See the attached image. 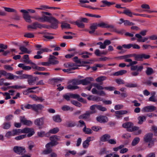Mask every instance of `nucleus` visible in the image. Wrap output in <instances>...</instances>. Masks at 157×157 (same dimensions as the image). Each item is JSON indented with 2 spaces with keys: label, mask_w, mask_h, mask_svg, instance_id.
<instances>
[{
  "label": "nucleus",
  "mask_w": 157,
  "mask_h": 157,
  "mask_svg": "<svg viewBox=\"0 0 157 157\" xmlns=\"http://www.w3.org/2000/svg\"><path fill=\"white\" fill-rule=\"evenodd\" d=\"M75 24L79 28H83L85 27L84 24L79 20H77L76 21Z\"/></svg>",
  "instance_id": "41"
},
{
  "label": "nucleus",
  "mask_w": 157,
  "mask_h": 157,
  "mask_svg": "<svg viewBox=\"0 0 157 157\" xmlns=\"http://www.w3.org/2000/svg\"><path fill=\"white\" fill-rule=\"evenodd\" d=\"M26 136V134L21 135L17 136L15 137V139L17 140H19L24 138Z\"/></svg>",
  "instance_id": "61"
},
{
  "label": "nucleus",
  "mask_w": 157,
  "mask_h": 157,
  "mask_svg": "<svg viewBox=\"0 0 157 157\" xmlns=\"http://www.w3.org/2000/svg\"><path fill=\"white\" fill-rule=\"evenodd\" d=\"M140 141V138L139 137L135 138L132 140L131 144L132 146H135Z\"/></svg>",
  "instance_id": "36"
},
{
  "label": "nucleus",
  "mask_w": 157,
  "mask_h": 157,
  "mask_svg": "<svg viewBox=\"0 0 157 157\" xmlns=\"http://www.w3.org/2000/svg\"><path fill=\"white\" fill-rule=\"evenodd\" d=\"M107 153H108L107 152L106 149L105 148H101L99 153V155H101L106 154Z\"/></svg>",
  "instance_id": "53"
},
{
  "label": "nucleus",
  "mask_w": 157,
  "mask_h": 157,
  "mask_svg": "<svg viewBox=\"0 0 157 157\" xmlns=\"http://www.w3.org/2000/svg\"><path fill=\"white\" fill-rule=\"evenodd\" d=\"M43 28H44V26L37 21L33 23L31 25H29L27 26V28L29 29H36L37 28L41 29Z\"/></svg>",
  "instance_id": "11"
},
{
  "label": "nucleus",
  "mask_w": 157,
  "mask_h": 157,
  "mask_svg": "<svg viewBox=\"0 0 157 157\" xmlns=\"http://www.w3.org/2000/svg\"><path fill=\"white\" fill-rule=\"evenodd\" d=\"M63 80V79L60 78H53L52 79V80L54 81L55 82H61Z\"/></svg>",
  "instance_id": "63"
},
{
  "label": "nucleus",
  "mask_w": 157,
  "mask_h": 157,
  "mask_svg": "<svg viewBox=\"0 0 157 157\" xmlns=\"http://www.w3.org/2000/svg\"><path fill=\"white\" fill-rule=\"evenodd\" d=\"M20 12L24 13L23 17L25 20L29 23H31L32 21L31 19V17L28 14V12L25 10H21Z\"/></svg>",
  "instance_id": "14"
},
{
  "label": "nucleus",
  "mask_w": 157,
  "mask_h": 157,
  "mask_svg": "<svg viewBox=\"0 0 157 157\" xmlns=\"http://www.w3.org/2000/svg\"><path fill=\"white\" fill-rule=\"evenodd\" d=\"M123 13L130 17H133L132 13L128 9L124 10Z\"/></svg>",
  "instance_id": "39"
},
{
  "label": "nucleus",
  "mask_w": 157,
  "mask_h": 157,
  "mask_svg": "<svg viewBox=\"0 0 157 157\" xmlns=\"http://www.w3.org/2000/svg\"><path fill=\"white\" fill-rule=\"evenodd\" d=\"M135 36L136 37L138 38L137 41L139 42H144L149 39L148 37H144L142 38V36L139 34H136Z\"/></svg>",
  "instance_id": "21"
},
{
  "label": "nucleus",
  "mask_w": 157,
  "mask_h": 157,
  "mask_svg": "<svg viewBox=\"0 0 157 157\" xmlns=\"http://www.w3.org/2000/svg\"><path fill=\"white\" fill-rule=\"evenodd\" d=\"M25 74H22L20 76H16L14 75V80H15L18 78L21 79H24L25 78Z\"/></svg>",
  "instance_id": "47"
},
{
  "label": "nucleus",
  "mask_w": 157,
  "mask_h": 157,
  "mask_svg": "<svg viewBox=\"0 0 157 157\" xmlns=\"http://www.w3.org/2000/svg\"><path fill=\"white\" fill-rule=\"evenodd\" d=\"M146 116L144 115H142L139 117L138 118V124H141L143 122L146 120Z\"/></svg>",
  "instance_id": "30"
},
{
  "label": "nucleus",
  "mask_w": 157,
  "mask_h": 157,
  "mask_svg": "<svg viewBox=\"0 0 157 157\" xmlns=\"http://www.w3.org/2000/svg\"><path fill=\"white\" fill-rule=\"evenodd\" d=\"M122 126L123 128H139L136 126H134L133 123L131 122L124 123Z\"/></svg>",
  "instance_id": "28"
},
{
  "label": "nucleus",
  "mask_w": 157,
  "mask_h": 157,
  "mask_svg": "<svg viewBox=\"0 0 157 157\" xmlns=\"http://www.w3.org/2000/svg\"><path fill=\"white\" fill-rule=\"evenodd\" d=\"M105 90L109 91H112L115 90L116 88L113 86H109L104 87Z\"/></svg>",
  "instance_id": "55"
},
{
  "label": "nucleus",
  "mask_w": 157,
  "mask_h": 157,
  "mask_svg": "<svg viewBox=\"0 0 157 157\" xmlns=\"http://www.w3.org/2000/svg\"><path fill=\"white\" fill-rule=\"evenodd\" d=\"M94 86L98 90H102L104 89V87L97 83L95 84Z\"/></svg>",
  "instance_id": "62"
},
{
  "label": "nucleus",
  "mask_w": 157,
  "mask_h": 157,
  "mask_svg": "<svg viewBox=\"0 0 157 157\" xmlns=\"http://www.w3.org/2000/svg\"><path fill=\"white\" fill-rule=\"evenodd\" d=\"M4 68L5 69L9 71H13V68L9 65H4Z\"/></svg>",
  "instance_id": "64"
},
{
  "label": "nucleus",
  "mask_w": 157,
  "mask_h": 157,
  "mask_svg": "<svg viewBox=\"0 0 157 157\" xmlns=\"http://www.w3.org/2000/svg\"><path fill=\"white\" fill-rule=\"evenodd\" d=\"M71 82L73 85H78L81 84L80 80L73 79L72 80Z\"/></svg>",
  "instance_id": "46"
},
{
  "label": "nucleus",
  "mask_w": 157,
  "mask_h": 157,
  "mask_svg": "<svg viewBox=\"0 0 157 157\" xmlns=\"http://www.w3.org/2000/svg\"><path fill=\"white\" fill-rule=\"evenodd\" d=\"M156 109V107L153 105H149L144 107L142 110L143 112L147 113L153 112Z\"/></svg>",
  "instance_id": "13"
},
{
  "label": "nucleus",
  "mask_w": 157,
  "mask_h": 157,
  "mask_svg": "<svg viewBox=\"0 0 157 157\" xmlns=\"http://www.w3.org/2000/svg\"><path fill=\"white\" fill-rule=\"evenodd\" d=\"M94 140V137L93 136L89 137L84 141L82 143V146L83 148H87L89 145V142Z\"/></svg>",
  "instance_id": "15"
},
{
  "label": "nucleus",
  "mask_w": 157,
  "mask_h": 157,
  "mask_svg": "<svg viewBox=\"0 0 157 157\" xmlns=\"http://www.w3.org/2000/svg\"><path fill=\"white\" fill-rule=\"evenodd\" d=\"M110 138V136L109 134H105L102 136L100 138V140L102 142L108 141Z\"/></svg>",
  "instance_id": "29"
},
{
  "label": "nucleus",
  "mask_w": 157,
  "mask_h": 157,
  "mask_svg": "<svg viewBox=\"0 0 157 157\" xmlns=\"http://www.w3.org/2000/svg\"><path fill=\"white\" fill-rule=\"evenodd\" d=\"M127 72V71L125 70H121L119 71L115 72L113 75L114 76H118L119 75H121L124 74H126Z\"/></svg>",
  "instance_id": "34"
},
{
  "label": "nucleus",
  "mask_w": 157,
  "mask_h": 157,
  "mask_svg": "<svg viewBox=\"0 0 157 157\" xmlns=\"http://www.w3.org/2000/svg\"><path fill=\"white\" fill-rule=\"evenodd\" d=\"M5 10L7 12H14L16 13L17 11L13 9L9 8V7H4V8Z\"/></svg>",
  "instance_id": "48"
},
{
  "label": "nucleus",
  "mask_w": 157,
  "mask_h": 157,
  "mask_svg": "<svg viewBox=\"0 0 157 157\" xmlns=\"http://www.w3.org/2000/svg\"><path fill=\"white\" fill-rule=\"evenodd\" d=\"M143 66L142 65L138 66V67H137V68L136 70V71L135 72H132L131 73V75L132 76H137L139 74V72H141L143 69Z\"/></svg>",
  "instance_id": "22"
},
{
  "label": "nucleus",
  "mask_w": 157,
  "mask_h": 157,
  "mask_svg": "<svg viewBox=\"0 0 157 157\" xmlns=\"http://www.w3.org/2000/svg\"><path fill=\"white\" fill-rule=\"evenodd\" d=\"M127 130L128 132H133V133L136 135L140 134L142 131L139 128H127Z\"/></svg>",
  "instance_id": "18"
},
{
  "label": "nucleus",
  "mask_w": 157,
  "mask_h": 157,
  "mask_svg": "<svg viewBox=\"0 0 157 157\" xmlns=\"http://www.w3.org/2000/svg\"><path fill=\"white\" fill-rule=\"evenodd\" d=\"M95 113V111H87L85 113L80 115L78 117V118L80 119L84 120L86 121H90L91 114Z\"/></svg>",
  "instance_id": "5"
},
{
  "label": "nucleus",
  "mask_w": 157,
  "mask_h": 157,
  "mask_svg": "<svg viewBox=\"0 0 157 157\" xmlns=\"http://www.w3.org/2000/svg\"><path fill=\"white\" fill-rule=\"evenodd\" d=\"M73 61L77 64H89L90 63L89 61H81L80 59H78L77 56H75L73 58Z\"/></svg>",
  "instance_id": "25"
},
{
  "label": "nucleus",
  "mask_w": 157,
  "mask_h": 157,
  "mask_svg": "<svg viewBox=\"0 0 157 157\" xmlns=\"http://www.w3.org/2000/svg\"><path fill=\"white\" fill-rule=\"evenodd\" d=\"M78 86H73L71 85H69L67 86V88L68 89L74 90L78 89Z\"/></svg>",
  "instance_id": "52"
},
{
  "label": "nucleus",
  "mask_w": 157,
  "mask_h": 157,
  "mask_svg": "<svg viewBox=\"0 0 157 157\" xmlns=\"http://www.w3.org/2000/svg\"><path fill=\"white\" fill-rule=\"evenodd\" d=\"M34 73L36 75H49V73L48 72H42L38 71H36Z\"/></svg>",
  "instance_id": "58"
},
{
  "label": "nucleus",
  "mask_w": 157,
  "mask_h": 157,
  "mask_svg": "<svg viewBox=\"0 0 157 157\" xmlns=\"http://www.w3.org/2000/svg\"><path fill=\"white\" fill-rule=\"evenodd\" d=\"M132 56H133L135 58V59L136 60L140 61L142 59V54H132Z\"/></svg>",
  "instance_id": "38"
},
{
  "label": "nucleus",
  "mask_w": 157,
  "mask_h": 157,
  "mask_svg": "<svg viewBox=\"0 0 157 157\" xmlns=\"http://www.w3.org/2000/svg\"><path fill=\"white\" fill-rule=\"evenodd\" d=\"M40 51H38L37 52V54L38 55H40L44 52H51L52 50L48 48H41L39 49Z\"/></svg>",
  "instance_id": "32"
},
{
  "label": "nucleus",
  "mask_w": 157,
  "mask_h": 157,
  "mask_svg": "<svg viewBox=\"0 0 157 157\" xmlns=\"http://www.w3.org/2000/svg\"><path fill=\"white\" fill-rule=\"evenodd\" d=\"M106 77L105 76H101L97 78L96 79V81L99 82H101L102 81L105 80Z\"/></svg>",
  "instance_id": "49"
},
{
  "label": "nucleus",
  "mask_w": 157,
  "mask_h": 157,
  "mask_svg": "<svg viewBox=\"0 0 157 157\" xmlns=\"http://www.w3.org/2000/svg\"><path fill=\"white\" fill-rule=\"evenodd\" d=\"M61 24V27L62 29L71 28L70 25L67 23L62 22Z\"/></svg>",
  "instance_id": "40"
},
{
  "label": "nucleus",
  "mask_w": 157,
  "mask_h": 157,
  "mask_svg": "<svg viewBox=\"0 0 157 157\" xmlns=\"http://www.w3.org/2000/svg\"><path fill=\"white\" fill-rule=\"evenodd\" d=\"M98 27H101L102 28H113V26L111 25L101 22L99 24L95 23L92 24L90 26V30L89 31V33L90 34L93 33L95 31V30L97 29Z\"/></svg>",
  "instance_id": "2"
},
{
  "label": "nucleus",
  "mask_w": 157,
  "mask_h": 157,
  "mask_svg": "<svg viewBox=\"0 0 157 157\" xmlns=\"http://www.w3.org/2000/svg\"><path fill=\"white\" fill-rule=\"evenodd\" d=\"M132 54H128L125 55L117 57V58L119 59H127L132 57Z\"/></svg>",
  "instance_id": "44"
},
{
  "label": "nucleus",
  "mask_w": 157,
  "mask_h": 157,
  "mask_svg": "<svg viewBox=\"0 0 157 157\" xmlns=\"http://www.w3.org/2000/svg\"><path fill=\"white\" fill-rule=\"evenodd\" d=\"M39 88L38 86H35V87H31V88H29L27 89V91H28V93H34V91H33L32 90H35V89H36L37 88Z\"/></svg>",
  "instance_id": "57"
},
{
  "label": "nucleus",
  "mask_w": 157,
  "mask_h": 157,
  "mask_svg": "<svg viewBox=\"0 0 157 157\" xmlns=\"http://www.w3.org/2000/svg\"><path fill=\"white\" fill-rule=\"evenodd\" d=\"M71 102L73 105L78 107H80L82 106L81 104L76 101L71 100Z\"/></svg>",
  "instance_id": "43"
},
{
  "label": "nucleus",
  "mask_w": 157,
  "mask_h": 157,
  "mask_svg": "<svg viewBox=\"0 0 157 157\" xmlns=\"http://www.w3.org/2000/svg\"><path fill=\"white\" fill-rule=\"evenodd\" d=\"M24 107L26 109H30L36 112H38L39 111L42 110L44 108V106L40 104H27L25 105Z\"/></svg>",
  "instance_id": "3"
},
{
  "label": "nucleus",
  "mask_w": 157,
  "mask_h": 157,
  "mask_svg": "<svg viewBox=\"0 0 157 157\" xmlns=\"http://www.w3.org/2000/svg\"><path fill=\"white\" fill-rule=\"evenodd\" d=\"M19 119L20 122L22 125L29 126L33 124L31 121L27 120L24 116H20Z\"/></svg>",
  "instance_id": "10"
},
{
  "label": "nucleus",
  "mask_w": 157,
  "mask_h": 157,
  "mask_svg": "<svg viewBox=\"0 0 157 157\" xmlns=\"http://www.w3.org/2000/svg\"><path fill=\"white\" fill-rule=\"evenodd\" d=\"M96 120L98 122L103 123L107 122L109 121L108 117L104 116H100L97 117Z\"/></svg>",
  "instance_id": "19"
},
{
  "label": "nucleus",
  "mask_w": 157,
  "mask_h": 157,
  "mask_svg": "<svg viewBox=\"0 0 157 157\" xmlns=\"http://www.w3.org/2000/svg\"><path fill=\"white\" fill-rule=\"evenodd\" d=\"M13 151L19 155H23L25 153V149L22 147L15 146L13 148Z\"/></svg>",
  "instance_id": "12"
},
{
  "label": "nucleus",
  "mask_w": 157,
  "mask_h": 157,
  "mask_svg": "<svg viewBox=\"0 0 157 157\" xmlns=\"http://www.w3.org/2000/svg\"><path fill=\"white\" fill-rule=\"evenodd\" d=\"M124 86L127 87L132 88L137 87V85L136 83L125 82Z\"/></svg>",
  "instance_id": "35"
},
{
  "label": "nucleus",
  "mask_w": 157,
  "mask_h": 157,
  "mask_svg": "<svg viewBox=\"0 0 157 157\" xmlns=\"http://www.w3.org/2000/svg\"><path fill=\"white\" fill-rule=\"evenodd\" d=\"M146 75H150L154 73V71L153 69L150 67H147L145 71Z\"/></svg>",
  "instance_id": "33"
},
{
  "label": "nucleus",
  "mask_w": 157,
  "mask_h": 157,
  "mask_svg": "<svg viewBox=\"0 0 157 157\" xmlns=\"http://www.w3.org/2000/svg\"><path fill=\"white\" fill-rule=\"evenodd\" d=\"M78 67H72L67 69H63V71L65 72H67L68 73H71V71L77 69H78Z\"/></svg>",
  "instance_id": "42"
},
{
  "label": "nucleus",
  "mask_w": 157,
  "mask_h": 157,
  "mask_svg": "<svg viewBox=\"0 0 157 157\" xmlns=\"http://www.w3.org/2000/svg\"><path fill=\"white\" fill-rule=\"evenodd\" d=\"M79 55H81V57L83 58L86 59L89 58V55H91V54L87 52H82L79 53Z\"/></svg>",
  "instance_id": "27"
},
{
  "label": "nucleus",
  "mask_w": 157,
  "mask_h": 157,
  "mask_svg": "<svg viewBox=\"0 0 157 157\" xmlns=\"http://www.w3.org/2000/svg\"><path fill=\"white\" fill-rule=\"evenodd\" d=\"M83 131L88 134H91L93 132V131L90 128H83Z\"/></svg>",
  "instance_id": "45"
},
{
  "label": "nucleus",
  "mask_w": 157,
  "mask_h": 157,
  "mask_svg": "<svg viewBox=\"0 0 157 157\" xmlns=\"http://www.w3.org/2000/svg\"><path fill=\"white\" fill-rule=\"evenodd\" d=\"M25 79H28V84L30 85H33L35 83L36 81V77H33L31 75L25 74Z\"/></svg>",
  "instance_id": "8"
},
{
  "label": "nucleus",
  "mask_w": 157,
  "mask_h": 157,
  "mask_svg": "<svg viewBox=\"0 0 157 157\" xmlns=\"http://www.w3.org/2000/svg\"><path fill=\"white\" fill-rule=\"evenodd\" d=\"M152 133L149 132L145 135L144 137V142L146 143H149L148 146L149 147H151L154 145V141L152 140Z\"/></svg>",
  "instance_id": "4"
},
{
  "label": "nucleus",
  "mask_w": 157,
  "mask_h": 157,
  "mask_svg": "<svg viewBox=\"0 0 157 157\" xmlns=\"http://www.w3.org/2000/svg\"><path fill=\"white\" fill-rule=\"evenodd\" d=\"M132 44H124L122 46H117V49L121 50V51H123V48L128 49L131 48L132 46Z\"/></svg>",
  "instance_id": "24"
},
{
  "label": "nucleus",
  "mask_w": 157,
  "mask_h": 157,
  "mask_svg": "<svg viewBox=\"0 0 157 157\" xmlns=\"http://www.w3.org/2000/svg\"><path fill=\"white\" fill-rule=\"evenodd\" d=\"M126 66L128 67L131 66L130 69L131 71H135L138 67V65L132 66V65L131 64V63H130L129 64L126 65Z\"/></svg>",
  "instance_id": "59"
},
{
  "label": "nucleus",
  "mask_w": 157,
  "mask_h": 157,
  "mask_svg": "<svg viewBox=\"0 0 157 157\" xmlns=\"http://www.w3.org/2000/svg\"><path fill=\"white\" fill-rule=\"evenodd\" d=\"M31 18L41 22H44L47 21L49 20L48 19L49 18L48 16L45 15H43L42 17H41L38 15H35L33 16Z\"/></svg>",
  "instance_id": "9"
},
{
  "label": "nucleus",
  "mask_w": 157,
  "mask_h": 157,
  "mask_svg": "<svg viewBox=\"0 0 157 157\" xmlns=\"http://www.w3.org/2000/svg\"><path fill=\"white\" fill-rule=\"evenodd\" d=\"M94 79L91 77H87L84 79L80 80L81 84L83 85H86L91 83V82Z\"/></svg>",
  "instance_id": "16"
},
{
  "label": "nucleus",
  "mask_w": 157,
  "mask_h": 157,
  "mask_svg": "<svg viewBox=\"0 0 157 157\" xmlns=\"http://www.w3.org/2000/svg\"><path fill=\"white\" fill-rule=\"evenodd\" d=\"M116 82L118 85L125 84V82L124 80L121 78L117 79H116Z\"/></svg>",
  "instance_id": "51"
},
{
  "label": "nucleus",
  "mask_w": 157,
  "mask_h": 157,
  "mask_svg": "<svg viewBox=\"0 0 157 157\" xmlns=\"http://www.w3.org/2000/svg\"><path fill=\"white\" fill-rule=\"evenodd\" d=\"M24 36L26 37L32 38H33L34 37V35L33 33H25L24 34Z\"/></svg>",
  "instance_id": "54"
},
{
  "label": "nucleus",
  "mask_w": 157,
  "mask_h": 157,
  "mask_svg": "<svg viewBox=\"0 0 157 157\" xmlns=\"http://www.w3.org/2000/svg\"><path fill=\"white\" fill-rule=\"evenodd\" d=\"M46 149L44 151L43 153L44 155L49 154L52 151V147L53 146L47 144L45 146Z\"/></svg>",
  "instance_id": "20"
},
{
  "label": "nucleus",
  "mask_w": 157,
  "mask_h": 157,
  "mask_svg": "<svg viewBox=\"0 0 157 157\" xmlns=\"http://www.w3.org/2000/svg\"><path fill=\"white\" fill-rule=\"evenodd\" d=\"M49 139L51 142L48 144L53 147L59 144L58 141L60 140V137L54 135L50 136Z\"/></svg>",
  "instance_id": "7"
},
{
  "label": "nucleus",
  "mask_w": 157,
  "mask_h": 157,
  "mask_svg": "<svg viewBox=\"0 0 157 157\" xmlns=\"http://www.w3.org/2000/svg\"><path fill=\"white\" fill-rule=\"evenodd\" d=\"M53 120L55 122L59 123L61 122L62 119L61 118L60 115H56L52 117Z\"/></svg>",
  "instance_id": "31"
},
{
  "label": "nucleus",
  "mask_w": 157,
  "mask_h": 157,
  "mask_svg": "<svg viewBox=\"0 0 157 157\" xmlns=\"http://www.w3.org/2000/svg\"><path fill=\"white\" fill-rule=\"evenodd\" d=\"M48 19L47 22L51 23L50 27L54 29H56L58 28V24L59 23L58 20L53 17H49Z\"/></svg>",
  "instance_id": "6"
},
{
  "label": "nucleus",
  "mask_w": 157,
  "mask_h": 157,
  "mask_svg": "<svg viewBox=\"0 0 157 157\" xmlns=\"http://www.w3.org/2000/svg\"><path fill=\"white\" fill-rule=\"evenodd\" d=\"M59 131V128H52L47 133L45 136L46 137L50 136V134H55L58 132Z\"/></svg>",
  "instance_id": "26"
},
{
  "label": "nucleus",
  "mask_w": 157,
  "mask_h": 157,
  "mask_svg": "<svg viewBox=\"0 0 157 157\" xmlns=\"http://www.w3.org/2000/svg\"><path fill=\"white\" fill-rule=\"evenodd\" d=\"M128 111L125 110H120L116 111L115 112V116L117 119H120L122 116V115L126 114L128 113Z\"/></svg>",
  "instance_id": "17"
},
{
  "label": "nucleus",
  "mask_w": 157,
  "mask_h": 157,
  "mask_svg": "<svg viewBox=\"0 0 157 157\" xmlns=\"http://www.w3.org/2000/svg\"><path fill=\"white\" fill-rule=\"evenodd\" d=\"M97 109L102 112L105 111L107 110V109L104 107L102 106L101 105H97Z\"/></svg>",
  "instance_id": "50"
},
{
  "label": "nucleus",
  "mask_w": 157,
  "mask_h": 157,
  "mask_svg": "<svg viewBox=\"0 0 157 157\" xmlns=\"http://www.w3.org/2000/svg\"><path fill=\"white\" fill-rule=\"evenodd\" d=\"M44 120L43 117L36 119L34 121V124L38 126H41L43 124Z\"/></svg>",
  "instance_id": "23"
},
{
  "label": "nucleus",
  "mask_w": 157,
  "mask_h": 157,
  "mask_svg": "<svg viewBox=\"0 0 157 157\" xmlns=\"http://www.w3.org/2000/svg\"><path fill=\"white\" fill-rule=\"evenodd\" d=\"M103 98L98 97L94 96V101H102L103 100Z\"/></svg>",
  "instance_id": "60"
},
{
  "label": "nucleus",
  "mask_w": 157,
  "mask_h": 157,
  "mask_svg": "<svg viewBox=\"0 0 157 157\" xmlns=\"http://www.w3.org/2000/svg\"><path fill=\"white\" fill-rule=\"evenodd\" d=\"M7 76L8 77L6 78L7 79L10 80L14 79V75L13 74L8 73Z\"/></svg>",
  "instance_id": "56"
},
{
  "label": "nucleus",
  "mask_w": 157,
  "mask_h": 157,
  "mask_svg": "<svg viewBox=\"0 0 157 157\" xmlns=\"http://www.w3.org/2000/svg\"><path fill=\"white\" fill-rule=\"evenodd\" d=\"M21 133H28V137H30L34 134V130L31 128H24L23 130L21 129H14L12 131L7 132L5 136L10 138L12 136H14L19 134Z\"/></svg>",
  "instance_id": "1"
},
{
  "label": "nucleus",
  "mask_w": 157,
  "mask_h": 157,
  "mask_svg": "<svg viewBox=\"0 0 157 157\" xmlns=\"http://www.w3.org/2000/svg\"><path fill=\"white\" fill-rule=\"evenodd\" d=\"M75 64L73 63H67L64 64V66L66 68L74 67L75 66Z\"/></svg>",
  "instance_id": "37"
}]
</instances>
